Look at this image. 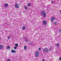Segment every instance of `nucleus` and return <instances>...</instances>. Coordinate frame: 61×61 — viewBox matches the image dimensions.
I'll list each match as a JSON object with an SVG mask.
<instances>
[{"label": "nucleus", "instance_id": "3", "mask_svg": "<svg viewBox=\"0 0 61 61\" xmlns=\"http://www.w3.org/2000/svg\"><path fill=\"white\" fill-rule=\"evenodd\" d=\"M15 6L16 8H19V5L17 4H15Z\"/></svg>", "mask_w": 61, "mask_h": 61}, {"label": "nucleus", "instance_id": "2", "mask_svg": "<svg viewBox=\"0 0 61 61\" xmlns=\"http://www.w3.org/2000/svg\"><path fill=\"white\" fill-rule=\"evenodd\" d=\"M38 55H39V52H38V51H37L36 53V54H35V56L36 57H38Z\"/></svg>", "mask_w": 61, "mask_h": 61}, {"label": "nucleus", "instance_id": "6", "mask_svg": "<svg viewBox=\"0 0 61 61\" xmlns=\"http://www.w3.org/2000/svg\"><path fill=\"white\" fill-rule=\"evenodd\" d=\"M54 19H56V18H55V17H53L51 19V21H53L54 20Z\"/></svg>", "mask_w": 61, "mask_h": 61}, {"label": "nucleus", "instance_id": "17", "mask_svg": "<svg viewBox=\"0 0 61 61\" xmlns=\"http://www.w3.org/2000/svg\"><path fill=\"white\" fill-rule=\"evenodd\" d=\"M57 23V22H54L53 23L54 24H56Z\"/></svg>", "mask_w": 61, "mask_h": 61}, {"label": "nucleus", "instance_id": "25", "mask_svg": "<svg viewBox=\"0 0 61 61\" xmlns=\"http://www.w3.org/2000/svg\"><path fill=\"white\" fill-rule=\"evenodd\" d=\"M53 2H54L53 1H51V3L52 4H53Z\"/></svg>", "mask_w": 61, "mask_h": 61}, {"label": "nucleus", "instance_id": "14", "mask_svg": "<svg viewBox=\"0 0 61 61\" xmlns=\"http://www.w3.org/2000/svg\"><path fill=\"white\" fill-rule=\"evenodd\" d=\"M56 46H59V44L57 43L56 45Z\"/></svg>", "mask_w": 61, "mask_h": 61}, {"label": "nucleus", "instance_id": "24", "mask_svg": "<svg viewBox=\"0 0 61 61\" xmlns=\"http://www.w3.org/2000/svg\"><path fill=\"white\" fill-rule=\"evenodd\" d=\"M30 45H31V46L33 45V44H32V43H30Z\"/></svg>", "mask_w": 61, "mask_h": 61}, {"label": "nucleus", "instance_id": "23", "mask_svg": "<svg viewBox=\"0 0 61 61\" xmlns=\"http://www.w3.org/2000/svg\"><path fill=\"white\" fill-rule=\"evenodd\" d=\"M7 61H10V59H8Z\"/></svg>", "mask_w": 61, "mask_h": 61}, {"label": "nucleus", "instance_id": "15", "mask_svg": "<svg viewBox=\"0 0 61 61\" xmlns=\"http://www.w3.org/2000/svg\"><path fill=\"white\" fill-rule=\"evenodd\" d=\"M24 49L25 50H26V46H24Z\"/></svg>", "mask_w": 61, "mask_h": 61}, {"label": "nucleus", "instance_id": "27", "mask_svg": "<svg viewBox=\"0 0 61 61\" xmlns=\"http://www.w3.org/2000/svg\"><path fill=\"white\" fill-rule=\"evenodd\" d=\"M42 61H45V60H44V59H43L42 60Z\"/></svg>", "mask_w": 61, "mask_h": 61}, {"label": "nucleus", "instance_id": "28", "mask_svg": "<svg viewBox=\"0 0 61 61\" xmlns=\"http://www.w3.org/2000/svg\"><path fill=\"white\" fill-rule=\"evenodd\" d=\"M59 59H60V60H61V58H60Z\"/></svg>", "mask_w": 61, "mask_h": 61}, {"label": "nucleus", "instance_id": "12", "mask_svg": "<svg viewBox=\"0 0 61 61\" xmlns=\"http://www.w3.org/2000/svg\"><path fill=\"white\" fill-rule=\"evenodd\" d=\"M24 8L25 10H27V7H26V6H25L24 7Z\"/></svg>", "mask_w": 61, "mask_h": 61}, {"label": "nucleus", "instance_id": "10", "mask_svg": "<svg viewBox=\"0 0 61 61\" xmlns=\"http://www.w3.org/2000/svg\"><path fill=\"white\" fill-rule=\"evenodd\" d=\"M8 4H7V3H6L4 5V6L5 7L6 6H8Z\"/></svg>", "mask_w": 61, "mask_h": 61}, {"label": "nucleus", "instance_id": "8", "mask_svg": "<svg viewBox=\"0 0 61 61\" xmlns=\"http://www.w3.org/2000/svg\"><path fill=\"white\" fill-rule=\"evenodd\" d=\"M4 46H3L1 45L0 46V49H3V48Z\"/></svg>", "mask_w": 61, "mask_h": 61}, {"label": "nucleus", "instance_id": "21", "mask_svg": "<svg viewBox=\"0 0 61 61\" xmlns=\"http://www.w3.org/2000/svg\"><path fill=\"white\" fill-rule=\"evenodd\" d=\"M59 31L61 33V29H60L59 30Z\"/></svg>", "mask_w": 61, "mask_h": 61}, {"label": "nucleus", "instance_id": "1", "mask_svg": "<svg viewBox=\"0 0 61 61\" xmlns=\"http://www.w3.org/2000/svg\"><path fill=\"white\" fill-rule=\"evenodd\" d=\"M45 14L46 13L44 11H42L41 12V15H43V17H46V15Z\"/></svg>", "mask_w": 61, "mask_h": 61}, {"label": "nucleus", "instance_id": "22", "mask_svg": "<svg viewBox=\"0 0 61 61\" xmlns=\"http://www.w3.org/2000/svg\"><path fill=\"white\" fill-rule=\"evenodd\" d=\"M10 37H7V38L8 39H10Z\"/></svg>", "mask_w": 61, "mask_h": 61}, {"label": "nucleus", "instance_id": "18", "mask_svg": "<svg viewBox=\"0 0 61 61\" xmlns=\"http://www.w3.org/2000/svg\"><path fill=\"white\" fill-rule=\"evenodd\" d=\"M15 46H18V44H15Z\"/></svg>", "mask_w": 61, "mask_h": 61}, {"label": "nucleus", "instance_id": "11", "mask_svg": "<svg viewBox=\"0 0 61 61\" xmlns=\"http://www.w3.org/2000/svg\"><path fill=\"white\" fill-rule=\"evenodd\" d=\"M22 30H25V26H23L22 28Z\"/></svg>", "mask_w": 61, "mask_h": 61}, {"label": "nucleus", "instance_id": "29", "mask_svg": "<svg viewBox=\"0 0 61 61\" xmlns=\"http://www.w3.org/2000/svg\"><path fill=\"white\" fill-rule=\"evenodd\" d=\"M1 29V27H0V29Z\"/></svg>", "mask_w": 61, "mask_h": 61}, {"label": "nucleus", "instance_id": "20", "mask_svg": "<svg viewBox=\"0 0 61 61\" xmlns=\"http://www.w3.org/2000/svg\"><path fill=\"white\" fill-rule=\"evenodd\" d=\"M39 51H40V50H41V48H39Z\"/></svg>", "mask_w": 61, "mask_h": 61}, {"label": "nucleus", "instance_id": "7", "mask_svg": "<svg viewBox=\"0 0 61 61\" xmlns=\"http://www.w3.org/2000/svg\"><path fill=\"white\" fill-rule=\"evenodd\" d=\"M43 23L44 24V25H46V21H43Z\"/></svg>", "mask_w": 61, "mask_h": 61}, {"label": "nucleus", "instance_id": "4", "mask_svg": "<svg viewBox=\"0 0 61 61\" xmlns=\"http://www.w3.org/2000/svg\"><path fill=\"white\" fill-rule=\"evenodd\" d=\"M44 51L46 52H48V49L45 48L44 49Z\"/></svg>", "mask_w": 61, "mask_h": 61}, {"label": "nucleus", "instance_id": "30", "mask_svg": "<svg viewBox=\"0 0 61 61\" xmlns=\"http://www.w3.org/2000/svg\"><path fill=\"white\" fill-rule=\"evenodd\" d=\"M23 13H24V12H23Z\"/></svg>", "mask_w": 61, "mask_h": 61}, {"label": "nucleus", "instance_id": "26", "mask_svg": "<svg viewBox=\"0 0 61 61\" xmlns=\"http://www.w3.org/2000/svg\"><path fill=\"white\" fill-rule=\"evenodd\" d=\"M49 51H51V49H49Z\"/></svg>", "mask_w": 61, "mask_h": 61}, {"label": "nucleus", "instance_id": "16", "mask_svg": "<svg viewBox=\"0 0 61 61\" xmlns=\"http://www.w3.org/2000/svg\"><path fill=\"white\" fill-rule=\"evenodd\" d=\"M30 5H31V4H30V3H28V6H30Z\"/></svg>", "mask_w": 61, "mask_h": 61}, {"label": "nucleus", "instance_id": "5", "mask_svg": "<svg viewBox=\"0 0 61 61\" xmlns=\"http://www.w3.org/2000/svg\"><path fill=\"white\" fill-rule=\"evenodd\" d=\"M16 52V51H15V50H11V52H12V53H15Z\"/></svg>", "mask_w": 61, "mask_h": 61}, {"label": "nucleus", "instance_id": "9", "mask_svg": "<svg viewBox=\"0 0 61 61\" xmlns=\"http://www.w3.org/2000/svg\"><path fill=\"white\" fill-rule=\"evenodd\" d=\"M25 41L26 42H29V41H30V40L29 39H27L25 40Z\"/></svg>", "mask_w": 61, "mask_h": 61}, {"label": "nucleus", "instance_id": "19", "mask_svg": "<svg viewBox=\"0 0 61 61\" xmlns=\"http://www.w3.org/2000/svg\"><path fill=\"white\" fill-rule=\"evenodd\" d=\"M14 49H17V47H16V46H15L14 47Z\"/></svg>", "mask_w": 61, "mask_h": 61}, {"label": "nucleus", "instance_id": "13", "mask_svg": "<svg viewBox=\"0 0 61 61\" xmlns=\"http://www.w3.org/2000/svg\"><path fill=\"white\" fill-rule=\"evenodd\" d=\"M7 49H8L10 48V46H8L7 47Z\"/></svg>", "mask_w": 61, "mask_h": 61}, {"label": "nucleus", "instance_id": "31", "mask_svg": "<svg viewBox=\"0 0 61 61\" xmlns=\"http://www.w3.org/2000/svg\"><path fill=\"white\" fill-rule=\"evenodd\" d=\"M0 39H1V38H0Z\"/></svg>", "mask_w": 61, "mask_h": 61}]
</instances>
